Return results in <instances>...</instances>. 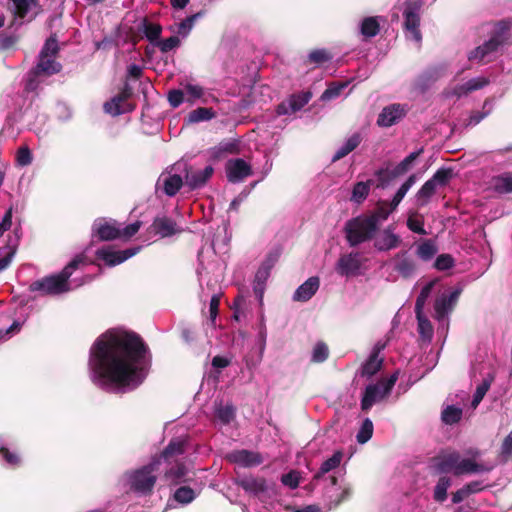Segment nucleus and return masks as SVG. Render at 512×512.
Listing matches in <instances>:
<instances>
[{
  "label": "nucleus",
  "instance_id": "f257e3e1",
  "mask_svg": "<svg viewBox=\"0 0 512 512\" xmlns=\"http://www.w3.org/2000/svg\"><path fill=\"white\" fill-rule=\"evenodd\" d=\"M149 348L135 332L107 331L90 350L92 382L107 392H125L140 386L146 377Z\"/></svg>",
  "mask_w": 512,
  "mask_h": 512
},
{
  "label": "nucleus",
  "instance_id": "f03ea898",
  "mask_svg": "<svg viewBox=\"0 0 512 512\" xmlns=\"http://www.w3.org/2000/svg\"><path fill=\"white\" fill-rule=\"evenodd\" d=\"M58 50L59 47L55 38L51 37L45 42L39 55L38 64L29 74L28 89L33 90L37 87L36 78L60 72L61 64L56 61Z\"/></svg>",
  "mask_w": 512,
  "mask_h": 512
},
{
  "label": "nucleus",
  "instance_id": "7ed1b4c3",
  "mask_svg": "<svg viewBox=\"0 0 512 512\" xmlns=\"http://www.w3.org/2000/svg\"><path fill=\"white\" fill-rule=\"evenodd\" d=\"M159 466L160 459H152L147 465L127 473L130 490L143 496L151 494L157 481Z\"/></svg>",
  "mask_w": 512,
  "mask_h": 512
},
{
  "label": "nucleus",
  "instance_id": "20e7f679",
  "mask_svg": "<svg viewBox=\"0 0 512 512\" xmlns=\"http://www.w3.org/2000/svg\"><path fill=\"white\" fill-rule=\"evenodd\" d=\"M70 275L67 268H63L58 274L50 275L32 282L29 286L31 292H39L41 295H59L70 290Z\"/></svg>",
  "mask_w": 512,
  "mask_h": 512
},
{
  "label": "nucleus",
  "instance_id": "39448f33",
  "mask_svg": "<svg viewBox=\"0 0 512 512\" xmlns=\"http://www.w3.org/2000/svg\"><path fill=\"white\" fill-rule=\"evenodd\" d=\"M397 380L398 372H395L387 379H381L375 384L366 386L361 399L362 411H369L376 402L386 398L391 393Z\"/></svg>",
  "mask_w": 512,
  "mask_h": 512
},
{
  "label": "nucleus",
  "instance_id": "423d86ee",
  "mask_svg": "<svg viewBox=\"0 0 512 512\" xmlns=\"http://www.w3.org/2000/svg\"><path fill=\"white\" fill-rule=\"evenodd\" d=\"M507 41L506 33L498 31L494 33L489 40L470 52L468 58L470 61L478 63L490 62L497 55L499 49L504 46Z\"/></svg>",
  "mask_w": 512,
  "mask_h": 512
},
{
  "label": "nucleus",
  "instance_id": "0eeeda50",
  "mask_svg": "<svg viewBox=\"0 0 512 512\" xmlns=\"http://www.w3.org/2000/svg\"><path fill=\"white\" fill-rule=\"evenodd\" d=\"M453 176V171L448 168H441L436 171L431 179L426 181L417 193V201L426 204L434 195L437 188L445 186Z\"/></svg>",
  "mask_w": 512,
  "mask_h": 512
},
{
  "label": "nucleus",
  "instance_id": "6e6552de",
  "mask_svg": "<svg viewBox=\"0 0 512 512\" xmlns=\"http://www.w3.org/2000/svg\"><path fill=\"white\" fill-rule=\"evenodd\" d=\"M362 258L359 252H350L339 257L335 270L340 276L351 277L360 273Z\"/></svg>",
  "mask_w": 512,
  "mask_h": 512
},
{
  "label": "nucleus",
  "instance_id": "1a4fd4ad",
  "mask_svg": "<svg viewBox=\"0 0 512 512\" xmlns=\"http://www.w3.org/2000/svg\"><path fill=\"white\" fill-rule=\"evenodd\" d=\"M175 166L170 171L163 172L156 183V190L167 196H174L183 185V178L175 172Z\"/></svg>",
  "mask_w": 512,
  "mask_h": 512
},
{
  "label": "nucleus",
  "instance_id": "9d476101",
  "mask_svg": "<svg viewBox=\"0 0 512 512\" xmlns=\"http://www.w3.org/2000/svg\"><path fill=\"white\" fill-rule=\"evenodd\" d=\"M379 226H344L345 238L351 247L358 246L375 237Z\"/></svg>",
  "mask_w": 512,
  "mask_h": 512
},
{
  "label": "nucleus",
  "instance_id": "9b49d317",
  "mask_svg": "<svg viewBox=\"0 0 512 512\" xmlns=\"http://www.w3.org/2000/svg\"><path fill=\"white\" fill-rule=\"evenodd\" d=\"M141 247L128 248L123 251H113L109 248L103 247L96 251L97 259H100L105 262L107 266H116L130 257L136 255L140 251Z\"/></svg>",
  "mask_w": 512,
  "mask_h": 512
},
{
  "label": "nucleus",
  "instance_id": "f8f14e48",
  "mask_svg": "<svg viewBox=\"0 0 512 512\" xmlns=\"http://www.w3.org/2000/svg\"><path fill=\"white\" fill-rule=\"evenodd\" d=\"M130 96V89L128 87L124 88L120 94L116 95L104 104V111L112 116L132 111L134 106L128 103Z\"/></svg>",
  "mask_w": 512,
  "mask_h": 512
},
{
  "label": "nucleus",
  "instance_id": "ddd939ff",
  "mask_svg": "<svg viewBox=\"0 0 512 512\" xmlns=\"http://www.w3.org/2000/svg\"><path fill=\"white\" fill-rule=\"evenodd\" d=\"M11 9L17 19L31 21L40 11L38 0H8Z\"/></svg>",
  "mask_w": 512,
  "mask_h": 512
},
{
  "label": "nucleus",
  "instance_id": "4468645a",
  "mask_svg": "<svg viewBox=\"0 0 512 512\" xmlns=\"http://www.w3.org/2000/svg\"><path fill=\"white\" fill-rule=\"evenodd\" d=\"M139 228L140 226H125V229L119 230L116 226H98L96 235L101 241H111L117 238L127 241L139 231Z\"/></svg>",
  "mask_w": 512,
  "mask_h": 512
},
{
  "label": "nucleus",
  "instance_id": "2eb2a0df",
  "mask_svg": "<svg viewBox=\"0 0 512 512\" xmlns=\"http://www.w3.org/2000/svg\"><path fill=\"white\" fill-rule=\"evenodd\" d=\"M226 174L230 182L239 183L252 174V169L243 159H231L226 163Z\"/></svg>",
  "mask_w": 512,
  "mask_h": 512
},
{
  "label": "nucleus",
  "instance_id": "dca6fc26",
  "mask_svg": "<svg viewBox=\"0 0 512 512\" xmlns=\"http://www.w3.org/2000/svg\"><path fill=\"white\" fill-rule=\"evenodd\" d=\"M407 112L405 105L394 103L383 108L378 116L377 124L381 127H390L402 119Z\"/></svg>",
  "mask_w": 512,
  "mask_h": 512
},
{
  "label": "nucleus",
  "instance_id": "f3484780",
  "mask_svg": "<svg viewBox=\"0 0 512 512\" xmlns=\"http://www.w3.org/2000/svg\"><path fill=\"white\" fill-rule=\"evenodd\" d=\"M227 459L231 463L239 464L243 467L258 466L263 462V458L260 453L241 449L234 450L227 455Z\"/></svg>",
  "mask_w": 512,
  "mask_h": 512
},
{
  "label": "nucleus",
  "instance_id": "a211bd4d",
  "mask_svg": "<svg viewBox=\"0 0 512 512\" xmlns=\"http://www.w3.org/2000/svg\"><path fill=\"white\" fill-rule=\"evenodd\" d=\"M419 8L416 5H408L404 10L405 27L408 37L416 42L421 41V33L418 29L419 26Z\"/></svg>",
  "mask_w": 512,
  "mask_h": 512
},
{
  "label": "nucleus",
  "instance_id": "6ab92c4d",
  "mask_svg": "<svg viewBox=\"0 0 512 512\" xmlns=\"http://www.w3.org/2000/svg\"><path fill=\"white\" fill-rule=\"evenodd\" d=\"M460 454L456 451L441 454L433 458L434 469L436 473L446 474L451 471H457Z\"/></svg>",
  "mask_w": 512,
  "mask_h": 512
},
{
  "label": "nucleus",
  "instance_id": "aec40b11",
  "mask_svg": "<svg viewBox=\"0 0 512 512\" xmlns=\"http://www.w3.org/2000/svg\"><path fill=\"white\" fill-rule=\"evenodd\" d=\"M311 96L310 92H302L292 95L286 102H283L278 106V114L286 115L299 111L309 102Z\"/></svg>",
  "mask_w": 512,
  "mask_h": 512
},
{
  "label": "nucleus",
  "instance_id": "412c9836",
  "mask_svg": "<svg viewBox=\"0 0 512 512\" xmlns=\"http://www.w3.org/2000/svg\"><path fill=\"white\" fill-rule=\"evenodd\" d=\"M319 285L320 280L318 277L313 276L308 278L296 289L293 294V300L298 302H306L310 300L319 289Z\"/></svg>",
  "mask_w": 512,
  "mask_h": 512
},
{
  "label": "nucleus",
  "instance_id": "4be33fe9",
  "mask_svg": "<svg viewBox=\"0 0 512 512\" xmlns=\"http://www.w3.org/2000/svg\"><path fill=\"white\" fill-rule=\"evenodd\" d=\"M186 441L180 438L172 439L168 445L164 448L159 456L153 459H163L168 463H172L174 459L185 453Z\"/></svg>",
  "mask_w": 512,
  "mask_h": 512
},
{
  "label": "nucleus",
  "instance_id": "5701e85b",
  "mask_svg": "<svg viewBox=\"0 0 512 512\" xmlns=\"http://www.w3.org/2000/svg\"><path fill=\"white\" fill-rule=\"evenodd\" d=\"M203 16V12H198L186 17L180 22L175 23L169 27V30L176 34L179 38H186L192 31L196 21Z\"/></svg>",
  "mask_w": 512,
  "mask_h": 512
},
{
  "label": "nucleus",
  "instance_id": "b1692460",
  "mask_svg": "<svg viewBox=\"0 0 512 512\" xmlns=\"http://www.w3.org/2000/svg\"><path fill=\"white\" fill-rule=\"evenodd\" d=\"M373 239L375 240L374 246L380 251L396 248L400 243L399 236L392 233L389 229L382 233L377 231Z\"/></svg>",
  "mask_w": 512,
  "mask_h": 512
},
{
  "label": "nucleus",
  "instance_id": "393cba45",
  "mask_svg": "<svg viewBox=\"0 0 512 512\" xmlns=\"http://www.w3.org/2000/svg\"><path fill=\"white\" fill-rule=\"evenodd\" d=\"M490 470H492V467L479 464L472 459L466 458L458 461L457 471H454V475L459 476L463 474L489 472Z\"/></svg>",
  "mask_w": 512,
  "mask_h": 512
},
{
  "label": "nucleus",
  "instance_id": "a878e982",
  "mask_svg": "<svg viewBox=\"0 0 512 512\" xmlns=\"http://www.w3.org/2000/svg\"><path fill=\"white\" fill-rule=\"evenodd\" d=\"M238 485L246 492L259 494L267 490L266 480L263 477H244L238 481Z\"/></svg>",
  "mask_w": 512,
  "mask_h": 512
},
{
  "label": "nucleus",
  "instance_id": "bb28decb",
  "mask_svg": "<svg viewBox=\"0 0 512 512\" xmlns=\"http://www.w3.org/2000/svg\"><path fill=\"white\" fill-rule=\"evenodd\" d=\"M214 169L212 166H207L203 170H198L185 175L186 183L191 188L201 187L212 176Z\"/></svg>",
  "mask_w": 512,
  "mask_h": 512
},
{
  "label": "nucleus",
  "instance_id": "cd10ccee",
  "mask_svg": "<svg viewBox=\"0 0 512 512\" xmlns=\"http://www.w3.org/2000/svg\"><path fill=\"white\" fill-rule=\"evenodd\" d=\"M216 117V112L212 108L199 107L188 113L185 118L187 124H195L210 121Z\"/></svg>",
  "mask_w": 512,
  "mask_h": 512
},
{
  "label": "nucleus",
  "instance_id": "c85d7f7f",
  "mask_svg": "<svg viewBox=\"0 0 512 512\" xmlns=\"http://www.w3.org/2000/svg\"><path fill=\"white\" fill-rule=\"evenodd\" d=\"M186 101L190 103H194L197 100H201L202 103H208L209 99L207 97L205 89L196 84L186 83L183 85Z\"/></svg>",
  "mask_w": 512,
  "mask_h": 512
},
{
  "label": "nucleus",
  "instance_id": "c756f323",
  "mask_svg": "<svg viewBox=\"0 0 512 512\" xmlns=\"http://www.w3.org/2000/svg\"><path fill=\"white\" fill-rule=\"evenodd\" d=\"M342 458H343V453L342 451L338 450V451H335L334 454L328 458L327 460H325L319 471L313 476V480H319L321 479L326 473L330 472L331 470H334L336 469L341 461H342Z\"/></svg>",
  "mask_w": 512,
  "mask_h": 512
},
{
  "label": "nucleus",
  "instance_id": "7c9ffc66",
  "mask_svg": "<svg viewBox=\"0 0 512 512\" xmlns=\"http://www.w3.org/2000/svg\"><path fill=\"white\" fill-rule=\"evenodd\" d=\"M487 84L488 80L484 77L473 78L467 81L465 84L457 86L454 89L453 94H455L457 97H461L469 92L481 89Z\"/></svg>",
  "mask_w": 512,
  "mask_h": 512
},
{
  "label": "nucleus",
  "instance_id": "2f4dec72",
  "mask_svg": "<svg viewBox=\"0 0 512 512\" xmlns=\"http://www.w3.org/2000/svg\"><path fill=\"white\" fill-rule=\"evenodd\" d=\"M383 365V358H377L376 353H371L361 367V376L370 378L378 373Z\"/></svg>",
  "mask_w": 512,
  "mask_h": 512
},
{
  "label": "nucleus",
  "instance_id": "473e14b6",
  "mask_svg": "<svg viewBox=\"0 0 512 512\" xmlns=\"http://www.w3.org/2000/svg\"><path fill=\"white\" fill-rule=\"evenodd\" d=\"M360 33L364 38L375 37L380 31L378 17H366L359 25Z\"/></svg>",
  "mask_w": 512,
  "mask_h": 512
},
{
  "label": "nucleus",
  "instance_id": "72a5a7b5",
  "mask_svg": "<svg viewBox=\"0 0 512 512\" xmlns=\"http://www.w3.org/2000/svg\"><path fill=\"white\" fill-rule=\"evenodd\" d=\"M271 271L267 268L259 267L253 284V291L255 295L259 298L261 301L263 298L264 290H265V284L270 276Z\"/></svg>",
  "mask_w": 512,
  "mask_h": 512
},
{
  "label": "nucleus",
  "instance_id": "f704fd0d",
  "mask_svg": "<svg viewBox=\"0 0 512 512\" xmlns=\"http://www.w3.org/2000/svg\"><path fill=\"white\" fill-rule=\"evenodd\" d=\"M437 252L438 248L436 243L431 239H427L418 245L416 254L421 260L429 261L436 255Z\"/></svg>",
  "mask_w": 512,
  "mask_h": 512
},
{
  "label": "nucleus",
  "instance_id": "c9c22d12",
  "mask_svg": "<svg viewBox=\"0 0 512 512\" xmlns=\"http://www.w3.org/2000/svg\"><path fill=\"white\" fill-rule=\"evenodd\" d=\"M361 142V136L359 134H353L349 137L345 143L336 151L333 156V161L340 160L341 158L348 155L353 151Z\"/></svg>",
  "mask_w": 512,
  "mask_h": 512
},
{
  "label": "nucleus",
  "instance_id": "e433bc0d",
  "mask_svg": "<svg viewBox=\"0 0 512 512\" xmlns=\"http://www.w3.org/2000/svg\"><path fill=\"white\" fill-rule=\"evenodd\" d=\"M371 184L372 181L357 182L352 189L350 200L356 204L362 203L369 195Z\"/></svg>",
  "mask_w": 512,
  "mask_h": 512
},
{
  "label": "nucleus",
  "instance_id": "4c0bfd02",
  "mask_svg": "<svg viewBox=\"0 0 512 512\" xmlns=\"http://www.w3.org/2000/svg\"><path fill=\"white\" fill-rule=\"evenodd\" d=\"M463 411L454 405H448L441 413V420L446 425H453L462 419Z\"/></svg>",
  "mask_w": 512,
  "mask_h": 512
},
{
  "label": "nucleus",
  "instance_id": "58836bf2",
  "mask_svg": "<svg viewBox=\"0 0 512 512\" xmlns=\"http://www.w3.org/2000/svg\"><path fill=\"white\" fill-rule=\"evenodd\" d=\"M450 486L451 479L449 477H440L434 487L433 499L438 503H443L447 499V490Z\"/></svg>",
  "mask_w": 512,
  "mask_h": 512
},
{
  "label": "nucleus",
  "instance_id": "ea45409f",
  "mask_svg": "<svg viewBox=\"0 0 512 512\" xmlns=\"http://www.w3.org/2000/svg\"><path fill=\"white\" fill-rule=\"evenodd\" d=\"M492 187L498 193L512 192V174L505 173L492 179Z\"/></svg>",
  "mask_w": 512,
  "mask_h": 512
},
{
  "label": "nucleus",
  "instance_id": "a19ab883",
  "mask_svg": "<svg viewBox=\"0 0 512 512\" xmlns=\"http://www.w3.org/2000/svg\"><path fill=\"white\" fill-rule=\"evenodd\" d=\"M395 209L389 202H380L375 208L371 220L367 224H376L385 221L389 214Z\"/></svg>",
  "mask_w": 512,
  "mask_h": 512
},
{
  "label": "nucleus",
  "instance_id": "79ce46f5",
  "mask_svg": "<svg viewBox=\"0 0 512 512\" xmlns=\"http://www.w3.org/2000/svg\"><path fill=\"white\" fill-rule=\"evenodd\" d=\"M187 473V468L183 462H176L175 465L171 466L165 471V477L171 480L173 483L178 484L183 481L184 476Z\"/></svg>",
  "mask_w": 512,
  "mask_h": 512
},
{
  "label": "nucleus",
  "instance_id": "37998d69",
  "mask_svg": "<svg viewBox=\"0 0 512 512\" xmlns=\"http://www.w3.org/2000/svg\"><path fill=\"white\" fill-rule=\"evenodd\" d=\"M238 144L234 141L223 142L210 150L211 157L214 159L221 158L224 154L238 153Z\"/></svg>",
  "mask_w": 512,
  "mask_h": 512
},
{
  "label": "nucleus",
  "instance_id": "c03bdc74",
  "mask_svg": "<svg viewBox=\"0 0 512 512\" xmlns=\"http://www.w3.org/2000/svg\"><path fill=\"white\" fill-rule=\"evenodd\" d=\"M173 498L182 505L191 503L196 498L195 491L189 486H181L174 492Z\"/></svg>",
  "mask_w": 512,
  "mask_h": 512
},
{
  "label": "nucleus",
  "instance_id": "a18cd8bd",
  "mask_svg": "<svg viewBox=\"0 0 512 512\" xmlns=\"http://www.w3.org/2000/svg\"><path fill=\"white\" fill-rule=\"evenodd\" d=\"M434 287V281L428 282L423 286L415 302V314L423 312L425 303L429 298L431 291Z\"/></svg>",
  "mask_w": 512,
  "mask_h": 512
},
{
  "label": "nucleus",
  "instance_id": "49530a36",
  "mask_svg": "<svg viewBox=\"0 0 512 512\" xmlns=\"http://www.w3.org/2000/svg\"><path fill=\"white\" fill-rule=\"evenodd\" d=\"M395 270L404 278H408L415 271V263L412 259L403 257L397 261Z\"/></svg>",
  "mask_w": 512,
  "mask_h": 512
},
{
  "label": "nucleus",
  "instance_id": "de8ad7c7",
  "mask_svg": "<svg viewBox=\"0 0 512 512\" xmlns=\"http://www.w3.org/2000/svg\"><path fill=\"white\" fill-rule=\"evenodd\" d=\"M329 357V349L326 343L319 341L315 344L312 352L311 362L323 363Z\"/></svg>",
  "mask_w": 512,
  "mask_h": 512
},
{
  "label": "nucleus",
  "instance_id": "09e8293b",
  "mask_svg": "<svg viewBox=\"0 0 512 512\" xmlns=\"http://www.w3.org/2000/svg\"><path fill=\"white\" fill-rule=\"evenodd\" d=\"M373 435V423L369 418H366L356 435L357 442L364 444L368 442Z\"/></svg>",
  "mask_w": 512,
  "mask_h": 512
},
{
  "label": "nucleus",
  "instance_id": "8fccbe9b",
  "mask_svg": "<svg viewBox=\"0 0 512 512\" xmlns=\"http://www.w3.org/2000/svg\"><path fill=\"white\" fill-rule=\"evenodd\" d=\"M414 183H415V176L412 175L401 185V187L398 189V191L396 192V194L391 202L393 207L396 208L398 206V204L402 201V199L404 198V196L409 191V189L413 186Z\"/></svg>",
  "mask_w": 512,
  "mask_h": 512
},
{
  "label": "nucleus",
  "instance_id": "3c124183",
  "mask_svg": "<svg viewBox=\"0 0 512 512\" xmlns=\"http://www.w3.org/2000/svg\"><path fill=\"white\" fill-rule=\"evenodd\" d=\"M216 416L223 424H229L235 418V408L233 405L220 406L216 410Z\"/></svg>",
  "mask_w": 512,
  "mask_h": 512
},
{
  "label": "nucleus",
  "instance_id": "603ef678",
  "mask_svg": "<svg viewBox=\"0 0 512 512\" xmlns=\"http://www.w3.org/2000/svg\"><path fill=\"white\" fill-rule=\"evenodd\" d=\"M492 379H484L483 382L477 386L472 399V407L476 408L484 398L485 394L491 386Z\"/></svg>",
  "mask_w": 512,
  "mask_h": 512
},
{
  "label": "nucleus",
  "instance_id": "864d4df0",
  "mask_svg": "<svg viewBox=\"0 0 512 512\" xmlns=\"http://www.w3.org/2000/svg\"><path fill=\"white\" fill-rule=\"evenodd\" d=\"M180 45V38L175 34L164 40H159L155 43L163 53L169 52Z\"/></svg>",
  "mask_w": 512,
  "mask_h": 512
},
{
  "label": "nucleus",
  "instance_id": "5fc2aeb1",
  "mask_svg": "<svg viewBox=\"0 0 512 512\" xmlns=\"http://www.w3.org/2000/svg\"><path fill=\"white\" fill-rule=\"evenodd\" d=\"M219 306H220V294H214L209 303V323L215 328L216 327V318L219 314Z\"/></svg>",
  "mask_w": 512,
  "mask_h": 512
},
{
  "label": "nucleus",
  "instance_id": "6e6d98bb",
  "mask_svg": "<svg viewBox=\"0 0 512 512\" xmlns=\"http://www.w3.org/2000/svg\"><path fill=\"white\" fill-rule=\"evenodd\" d=\"M161 32H162V27L158 24L148 23L145 25V29H144L145 36L153 45H155V43L160 40L159 38H160Z\"/></svg>",
  "mask_w": 512,
  "mask_h": 512
},
{
  "label": "nucleus",
  "instance_id": "4d7b16f0",
  "mask_svg": "<svg viewBox=\"0 0 512 512\" xmlns=\"http://www.w3.org/2000/svg\"><path fill=\"white\" fill-rule=\"evenodd\" d=\"M418 320L419 333L424 337H431L433 333V327L430 321L423 315V312L416 314Z\"/></svg>",
  "mask_w": 512,
  "mask_h": 512
},
{
  "label": "nucleus",
  "instance_id": "13d9d810",
  "mask_svg": "<svg viewBox=\"0 0 512 512\" xmlns=\"http://www.w3.org/2000/svg\"><path fill=\"white\" fill-rule=\"evenodd\" d=\"M454 264L455 260L450 254H441L436 258L434 267L439 271H445L452 268Z\"/></svg>",
  "mask_w": 512,
  "mask_h": 512
},
{
  "label": "nucleus",
  "instance_id": "bf43d9fd",
  "mask_svg": "<svg viewBox=\"0 0 512 512\" xmlns=\"http://www.w3.org/2000/svg\"><path fill=\"white\" fill-rule=\"evenodd\" d=\"M0 455L2 456L4 461L11 467H18L21 464L20 456L17 453L10 451L8 448L4 446L0 447Z\"/></svg>",
  "mask_w": 512,
  "mask_h": 512
},
{
  "label": "nucleus",
  "instance_id": "052dcab7",
  "mask_svg": "<svg viewBox=\"0 0 512 512\" xmlns=\"http://www.w3.org/2000/svg\"><path fill=\"white\" fill-rule=\"evenodd\" d=\"M434 308L438 318H443L452 309V304L443 296L435 301Z\"/></svg>",
  "mask_w": 512,
  "mask_h": 512
},
{
  "label": "nucleus",
  "instance_id": "680f3d73",
  "mask_svg": "<svg viewBox=\"0 0 512 512\" xmlns=\"http://www.w3.org/2000/svg\"><path fill=\"white\" fill-rule=\"evenodd\" d=\"M500 456L503 462H507L512 458V431L504 438L502 442Z\"/></svg>",
  "mask_w": 512,
  "mask_h": 512
},
{
  "label": "nucleus",
  "instance_id": "e2e57ef3",
  "mask_svg": "<svg viewBox=\"0 0 512 512\" xmlns=\"http://www.w3.org/2000/svg\"><path fill=\"white\" fill-rule=\"evenodd\" d=\"M281 482L283 485H285L291 489H295L299 486V482H300L299 473L297 471L292 470L286 474H283L281 477Z\"/></svg>",
  "mask_w": 512,
  "mask_h": 512
},
{
  "label": "nucleus",
  "instance_id": "0e129e2a",
  "mask_svg": "<svg viewBox=\"0 0 512 512\" xmlns=\"http://www.w3.org/2000/svg\"><path fill=\"white\" fill-rule=\"evenodd\" d=\"M347 86V83H339V84H334V85H331L329 88H327L322 96H321V99L322 100H331V99H334L336 97H338L341 93V91Z\"/></svg>",
  "mask_w": 512,
  "mask_h": 512
},
{
  "label": "nucleus",
  "instance_id": "69168bd1",
  "mask_svg": "<svg viewBox=\"0 0 512 512\" xmlns=\"http://www.w3.org/2000/svg\"><path fill=\"white\" fill-rule=\"evenodd\" d=\"M185 91L174 89L168 92V101L173 108L180 106L185 100Z\"/></svg>",
  "mask_w": 512,
  "mask_h": 512
},
{
  "label": "nucleus",
  "instance_id": "338daca9",
  "mask_svg": "<svg viewBox=\"0 0 512 512\" xmlns=\"http://www.w3.org/2000/svg\"><path fill=\"white\" fill-rule=\"evenodd\" d=\"M17 164L20 166H28L32 162V154L27 146H22L18 149L16 155Z\"/></svg>",
  "mask_w": 512,
  "mask_h": 512
},
{
  "label": "nucleus",
  "instance_id": "774afa93",
  "mask_svg": "<svg viewBox=\"0 0 512 512\" xmlns=\"http://www.w3.org/2000/svg\"><path fill=\"white\" fill-rule=\"evenodd\" d=\"M281 255V249L277 248L268 253L265 260L262 262L261 267L267 268L268 270H272L277 261L279 260Z\"/></svg>",
  "mask_w": 512,
  "mask_h": 512
}]
</instances>
